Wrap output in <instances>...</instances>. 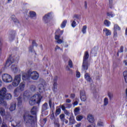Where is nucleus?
Segmentation results:
<instances>
[{
	"instance_id": "3c124183",
	"label": "nucleus",
	"mask_w": 127,
	"mask_h": 127,
	"mask_svg": "<svg viewBox=\"0 0 127 127\" xmlns=\"http://www.w3.org/2000/svg\"><path fill=\"white\" fill-rule=\"evenodd\" d=\"M76 76L77 78H80V77H81V73H80V72L77 71Z\"/></svg>"
},
{
	"instance_id": "7ed1b4c3",
	"label": "nucleus",
	"mask_w": 127,
	"mask_h": 127,
	"mask_svg": "<svg viewBox=\"0 0 127 127\" xmlns=\"http://www.w3.org/2000/svg\"><path fill=\"white\" fill-rule=\"evenodd\" d=\"M88 58L89 53L88 52H86L83 58V62L82 64V70H83L87 71V70H88V68H89V66H90V64H89V62H88Z\"/></svg>"
},
{
	"instance_id": "39448f33",
	"label": "nucleus",
	"mask_w": 127,
	"mask_h": 127,
	"mask_svg": "<svg viewBox=\"0 0 127 127\" xmlns=\"http://www.w3.org/2000/svg\"><path fill=\"white\" fill-rule=\"evenodd\" d=\"M23 118L26 124H32L34 122V120H35L33 116L29 114H24Z\"/></svg>"
},
{
	"instance_id": "9b49d317",
	"label": "nucleus",
	"mask_w": 127,
	"mask_h": 127,
	"mask_svg": "<svg viewBox=\"0 0 127 127\" xmlns=\"http://www.w3.org/2000/svg\"><path fill=\"white\" fill-rule=\"evenodd\" d=\"M43 20L45 23H49L50 21V13L46 14L43 17Z\"/></svg>"
},
{
	"instance_id": "0e129e2a",
	"label": "nucleus",
	"mask_w": 127,
	"mask_h": 127,
	"mask_svg": "<svg viewBox=\"0 0 127 127\" xmlns=\"http://www.w3.org/2000/svg\"><path fill=\"white\" fill-rule=\"evenodd\" d=\"M1 127H7V125H6V124H5V123H2Z\"/></svg>"
},
{
	"instance_id": "b1692460",
	"label": "nucleus",
	"mask_w": 127,
	"mask_h": 127,
	"mask_svg": "<svg viewBox=\"0 0 127 127\" xmlns=\"http://www.w3.org/2000/svg\"><path fill=\"white\" fill-rule=\"evenodd\" d=\"M29 15L32 18H33V17H36V13L35 11H30L29 12Z\"/></svg>"
},
{
	"instance_id": "dca6fc26",
	"label": "nucleus",
	"mask_w": 127,
	"mask_h": 127,
	"mask_svg": "<svg viewBox=\"0 0 127 127\" xmlns=\"http://www.w3.org/2000/svg\"><path fill=\"white\" fill-rule=\"evenodd\" d=\"M16 107V104L15 103V102H13L11 104L10 108H9V110L11 112H12L13 111H14V110H15V108Z\"/></svg>"
},
{
	"instance_id": "f257e3e1",
	"label": "nucleus",
	"mask_w": 127,
	"mask_h": 127,
	"mask_svg": "<svg viewBox=\"0 0 127 127\" xmlns=\"http://www.w3.org/2000/svg\"><path fill=\"white\" fill-rule=\"evenodd\" d=\"M28 78H31L32 80H34L36 81V80H38L39 78V73L36 71H31L30 70H28L27 73H24L22 75V80H27Z\"/></svg>"
},
{
	"instance_id": "2f4dec72",
	"label": "nucleus",
	"mask_w": 127,
	"mask_h": 127,
	"mask_svg": "<svg viewBox=\"0 0 127 127\" xmlns=\"http://www.w3.org/2000/svg\"><path fill=\"white\" fill-rule=\"evenodd\" d=\"M123 76L126 83H127V70L124 71Z\"/></svg>"
},
{
	"instance_id": "4c0bfd02",
	"label": "nucleus",
	"mask_w": 127,
	"mask_h": 127,
	"mask_svg": "<svg viewBox=\"0 0 127 127\" xmlns=\"http://www.w3.org/2000/svg\"><path fill=\"white\" fill-rule=\"evenodd\" d=\"M74 112V114L75 115H78V114L79 113V112H80V108L79 107L75 108Z\"/></svg>"
},
{
	"instance_id": "423d86ee",
	"label": "nucleus",
	"mask_w": 127,
	"mask_h": 127,
	"mask_svg": "<svg viewBox=\"0 0 127 127\" xmlns=\"http://www.w3.org/2000/svg\"><path fill=\"white\" fill-rule=\"evenodd\" d=\"M20 81H21V75L20 74L15 75L12 82V85L13 87H17L19 85Z\"/></svg>"
},
{
	"instance_id": "6e6552de",
	"label": "nucleus",
	"mask_w": 127,
	"mask_h": 127,
	"mask_svg": "<svg viewBox=\"0 0 127 127\" xmlns=\"http://www.w3.org/2000/svg\"><path fill=\"white\" fill-rule=\"evenodd\" d=\"M16 59H15V57L10 56L5 63V67L7 68L9 66H10L12 63H14L15 61H18V58L16 57Z\"/></svg>"
},
{
	"instance_id": "4468645a",
	"label": "nucleus",
	"mask_w": 127,
	"mask_h": 127,
	"mask_svg": "<svg viewBox=\"0 0 127 127\" xmlns=\"http://www.w3.org/2000/svg\"><path fill=\"white\" fill-rule=\"evenodd\" d=\"M84 78L87 81V82H91L92 81V78H91V76H90V74L87 73V71H85Z\"/></svg>"
},
{
	"instance_id": "4d7b16f0",
	"label": "nucleus",
	"mask_w": 127,
	"mask_h": 127,
	"mask_svg": "<svg viewBox=\"0 0 127 127\" xmlns=\"http://www.w3.org/2000/svg\"><path fill=\"white\" fill-rule=\"evenodd\" d=\"M74 18H76V19H80V15L75 14L73 16Z\"/></svg>"
},
{
	"instance_id": "20e7f679",
	"label": "nucleus",
	"mask_w": 127,
	"mask_h": 127,
	"mask_svg": "<svg viewBox=\"0 0 127 127\" xmlns=\"http://www.w3.org/2000/svg\"><path fill=\"white\" fill-rule=\"evenodd\" d=\"M6 93V88L3 87L0 90V104L6 107V102L4 101V97Z\"/></svg>"
},
{
	"instance_id": "338daca9",
	"label": "nucleus",
	"mask_w": 127,
	"mask_h": 127,
	"mask_svg": "<svg viewBox=\"0 0 127 127\" xmlns=\"http://www.w3.org/2000/svg\"><path fill=\"white\" fill-rule=\"evenodd\" d=\"M62 110H63V111H66V107H65V106L64 105H62Z\"/></svg>"
},
{
	"instance_id": "de8ad7c7",
	"label": "nucleus",
	"mask_w": 127,
	"mask_h": 127,
	"mask_svg": "<svg viewBox=\"0 0 127 127\" xmlns=\"http://www.w3.org/2000/svg\"><path fill=\"white\" fill-rule=\"evenodd\" d=\"M68 65L69 66L70 68H73V63L71 60H69L68 61Z\"/></svg>"
},
{
	"instance_id": "473e14b6",
	"label": "nucleus",
	"mask_w": 127,
	"mask_h": 127,
	"mask_svg": "<svg viewBox=\"0 0 127 127\" xmlns=\"http://www.w3.org/2000/svg\"><path fill=\"white\" fill-rule=\"evenodd\" d=\"M104 24L106 25V26L109 27V26L111 25V22L108 20H104Z\"/></svg>"
},
{
	"instance_id": "f8f14e48",
	"label": "nucleus",
	"mask_w": 127,
	"mask_h": 127,
	"mask_svg": "<svg viewBox=\"0 0 127 127\" xmlns=\"http://www.w3.org/2000/svg\"><path fill=\"white\" fill-rule=\"evenodd\" d=\"M15 31H10L9 33V40L10 41H12L14 38L15 37Z\"/></svg>"
},
{
	"instance_id": "72a5a7b5",
	"label": "nucleus",
	"mask_w": 127,
	"mask_h": 127,
	"mask_svg": "<svg viewBox=\"0 0 127 127\" xmlns=\"http://www.w3.org/2000/svg\"><path fill=\"white\" fill-rule=\"evenodd\" d=\"M11 68L12 71L14 72V73H16V72H17V67L15 65H12L11 66Z\"/></svg>"
},
{
	"instance_id": "0eeeda50",
	"label": "nucleus",
	"mask_w": 127,
	"mask_h": 127,
	"mask_svg": "<svg viewBox=\"0 0 127 127\" xmlns=\"http://www.w3.org/2000/svg\"><path fill=\"white\" fill-rule=\"evenodd\" d=\"M2 79L5 83H11L12 76L7 73H4L2 75Z\"/></svg>"
},
{
	"instance_id": "bf43d9fd",
	"label": "nucleus",
	"mask_w": 127,
	"mask_h": 127,
	"mask_svg": "<svg viewBox=\"0 0 127 127\" xmlns=\"http://www.w3.org/2000/svg\"><path fill=\"white\" fill-rule=\"evenodd\" d=\"M57 43H58L59 44H61V43H63V40H61V39H59L57 40Z\"/></svg>"
},
{
	"instance_id": "ddd939ff",
	"label": "nucleus",
	"mask_w": 127,
	"mask_h": 127,
	"mask_svg": "<svg viewBox=\"0 0 127 127\" xmlns=\"http://www.w3.org/2000/svg\"><path fill=\"white\" fill-rule=\"evenodd\" d=\"M87 120L88 122L91 124H93L95 122V119L94 118V115L91 114H88L87 117Z\"/></svg>"
},
{
	"instance_id": "e433bc0d",
	"label": "nucleus",
	"mask_w": 127,
	"mask_h": 127,
	"mask_svg": "<svg viewBox=\"0 0 127 127\" xmlns=\"http://www.w3.org/2000/svg\"><path fill=\"white\" fill-rule=\"evenodd\" d=\"M81 31L83 33V34H85V33H86L87 31V26L86 25L83 26Z\"/></svg>"
},
{
	"instance_id": "8fccbe9b",
	"label": "nucleus",
	"mask_w": 127,
	"mask_h": 127,
	"mask_svg": "<svg viewBox=\"0 0 127 127\" xmlns=\"http://www.w3.org/2000/svg\"><path fill=\"white\" fill-rule=\"evenodd\" d=\"M97 125L98 126V127H103L104 126V123H103L102 122L99 121Z\"/></svg>"
},
{
	"instance_id": "bb28decb",
	"label": "nucleus",
	"mask_w": 127,
	"mask_h": 127,
	"mask_svg": "<svg viewBox=\"0 0 127 127\" xmlns=\"http://www.w3.org/2000/svg\"><path fill=\"white\" fill-rule=\"evenodd\" d=\"M11 20H12V21H13V22H14V23H18V20H17V19H16V18L15 17V16L14 15H12L11 16Z\"/></svg>"
},
{
	"instance_id": "9d476101",
	"label": "nucleus",
	"mask_w": 127,
	"mask_h": 127,
	"mask_svg": "<svg viewBox=\"0 0 127 127\" xmlns=\"http://www.w3.org/2000/svg\"><path fill=\"white\" fill-rule=\"evenodd\" d=\"M80 98L82 102H86V101H87V95H86V92L84 90L80 91Z\"/></svg>"
},
{
	"instance_id": "ea45409f",
	"label": "nucleus",
	"mask_w": 127,
	"mask_h": 127,
	"mask_svg": "<svg viewBox=\"0 0 127 127\" xmlns=\"http://www.w3.org/2000/svg\"><path fill=\"white\" fill-rule=\"evenodd\" d=\"M58 84L57 83V82H53V90H55L56 88H57Z\"/></svg>"
},
{
	"instance_id": "69168bd1",
	"label": "nucleus",
	"mask_w": 127,
	"mask_h": 127,
	"mask_svg": "<svg viewBox=\"0 0 127 127\" xmlns=\"http://www.w3.org/2000/svg\"><path fill=\"white\" fill-rule=\"evenodd\" d=\"M58 80V76H55L54 78V82H57Z\"/></svg>"
},
{
	"instance_id": "aec40b11",
	"label": "nucleus",
	"mask_w": 127,
	"mask_h": 127,
	"mask_svg": "<svg viewBox=\"0 0 127 127\" xmlns=\"http://www.w3.org/2000/svg\"><path fill=\"white\" fill-rule=\"evenodd\" d=\"M20 90L18 88H16L14 91V95L15 97H18L20 93Z\"/></svg>"
},
{
	"instance_id": "4be33fe9",
	"label": "nucleus",
	"mask_w": 127,
	"mask_h": 127,
	"mask_svg": "<svg viewBox=\"0 0 127 127\" xmlns=\"http://www.w3.org/2000/svg\"><path fill=\"white\" fill-rule=\"evenodd\" d=\"M60 31V29H58V30H56V32H55V34H56V36H55V39L56 40H58L60 39V35H58V32H59V31Z\"/></svg>"
},
{
	"instance_id": "cd10ccee",
	"label": "nucleus",
	"mask_w": 127,
	"mask_h": 127,
	"mask_svg": "<svg viewBox=\"0 0 127 127\" xmlns=\"http://www.w3.org/2000/svg\"><path fill=\"white\" fill-rule=\"evenodd\" d=\"M36 112H37V109L35 107H33V108L31 110V113L32 115H36Z\"/></svg>"
},
{
	"instance_id": "c03bdc74",
	"label": "nucleus",
	"mask_w": 127,
	"mask_h": 127,
	"mask_svg": "<svg viewBox=\"0 0 127 127\" xmlns=\"http://www.w3.org/2000/svg\"><path fill=\"white\" fill-rule=\"evenodd\" d=\"M23 97L24 99H25V98H27V97H28V92L27 91L24 92Z\"/></svg>"
},
{
	"instance_id": "09e8293b",
	"label": "nucleus",
	"mask_w": 127,
	"mask_h": 127,
	"mask_svg": "<svg viewBox=\"0 0 127 127\" xmlns=\"http://www.w3.org/2000/svg\"><path fill=\"white\" fill-rule=\"evenodd\" d=\"M109 7L110 8H112L113 7V0H109Z\"/></svg>"
},
{
	"instance_id": "f03ea898",
	"label": "nucleus",
	"mask_w": 127,
	"mask_h": 127,
	"mask_svg": "<svg viewBox=\"0 0 127 127\" xmlns=\"http://www.w3.org/2000/svg\"><path fill=\"white\" fill-rule=\"evenodd\" d=\"M41 99H42V96L41 95L35 94L31 97L29 101V104L31 106H33L35 104H40V102H41Z\"/></svg>"
},
{
	"instance_id": "49530a36",
	"label": "nucleus",
	"mask_w": 127,
	"mask_h": 127,
	"mask_svg": "<svg viewBox=\"0 0 127 127\" xmlns=\"http://www.w3.org/2000/svg\"><path fill=\"white\" fill-rule=\"evenodd\" d=\"M108 96L110 100H111L112 99H113V97H114L113 94L111 92H108Z\"/></svg>"
},
{
	"instance_id": "c85d7f7f",
	"label": "nucleus",
	"mask_w": 127,
	"mask_h": 127,
	"mask_svg": "<svg viewBox=\"0 0 127 127\" xmlns=\"http://www.w3.org/2000/svg\"><path fill=\"white\" fill-rule=\"evenodd\" d=\"M67 20H64L61 25V28H64L65 26H66V24H67Z\"/></svg>"
},
{
	"instance_id": "e2e57ef3",
	"label": "nucleus",
	"mask_w": 127,
	"mask_h": 127,
	"mask_svg": "<svg viewBox=\"0 0 127 127\" xmlns=\"http://www.w3.org/2000/svg\"><path fill=\"white\" fill-rule=\"evenodd\" d=\"M117 34H118V33L117 32V31H114V38H117Z\"/></svg>"
},
{
	"instance_id": "774afa93",
	"label": "nucleus",
	"mask_w": 127,
	"mask_h": 127,
	"mask_svg": "<svg viewBox=\"0 0 127 127\" xmlns=\"http://www.w3.org/2000/svg\"><path fill=\"white\" fill-rule=\"evenodd\" d=\"M81 127V123H78L75 125V127Z\"/></svg>"
},
{
	"instance_id": "1a4fd4ad",
	"label": "nucleus",
	"mask_w": 127,
	"mask_h": 127,
	"mask_svg": "<svg viewBox=\"0 0 127 127\" xmlns=\"http://www.w3.org/2000/svg\"><path fill=\"white\" fill-rule=\"evenodd\" d=\"M39 84H38V88L39 90V92L40 93H43L44 92V87L43 85L45 84V80L42 78H40L39 80Z\"/></svg>"
},
{
	"instance_id": "a878e982",
	"label": "nucleus",
	"mask_w": 127,
	"mask_h": 127,
	"mask_svg": "<svg viewBox=\"0 0 127 127\" xmlns=\"http://www.w3.org/2000/svg\"><path fill=\"white\" fill-rule=\"evenodd\" d=\"M83 119H84V116L83 115H78L76 117V120L77 122H81Z\"/></svg>"
},
{
	"instance_id": "5fc2aeb1",
	"label": "nucleus",
	"mask_w": 127,
	"mask_h": 127,
	"mask_svg": "<svg viewBox=\"0 0 127 127\" xmlns=\"http://www.w3.org/2000/svg\"><path fill=\"white\" fill-rule=\"evenodd\" d=\"M76 25H77V24H76V21H73L71 23L72 27H75Z\"/></svg>"
},
{
	"instance_id": "13d9d810",
	"label": "nucleus",
	"mask_w": 127,
	"mask_h": 127,
	"mask_svg": "<svg viewBox=\"0 0 127 127\" xmlns=\"http://www.w3.org/2000/svg\"><path fill=\"white\" fill-rule=\"evenodd\" d=\"M119 52H120V53H123V52H124V46L121 47L120 50Z\"/></svg>"
},
{
	"instance_id": "6e6d98bb",
	"label": "nucleus",
	"mask_w": 127,
	"mask_h": 127,
	"mask_svg": "<svg viewBox=\"0 0 127 127\" xmlns=\"http://www.w3.org/2000/svg\"><path fill=\"white\" fill-rule=\"evenodd\" d=\"M31 90L32 91H35L36 90V87L35 85H32L31 86Z\"/></svg>"
},
{
	"instance_id": "37998d69",
	"label": "nucleus",
	"mask_w": 127,
	"mask_h": 127,
	"mask_svg": "<svg viewBox=\"0 0 127 127\" xmlns=\"http://www.w3.org/2000/svg\"><path fill=\"white\" fill-rule=\"evenodd\" d=\"M61 113V109L60 108L57 109L56 111V115H60Z\"/></svg>"
},
{
	"instance_id": "c9c22d12",
	"label": "nucleus",
	"mask_w": 127,
	"mask_h": 127,
	"mask_svg": "<svg viewBox=\"0 0 127 127\" xmlns=\"http://www.w3.org/2000/svg\"><path fill=\"white\" fill-rule=\"evenodd\" d=\"M60 119L62 122H64L65 121V115L64 114H61L60 116Z\"/></svg>"
},
{
	"instance_id": "58836bf2",
	"label": "nucleus",
	"mask_w": 127,
	"mask_h": 127,
	"mask_svg": "<svg viewBox=\"0 0 127 127\" xmlns=\"http://www.w3.org/2000/svg\"><path fill=\"white\" fill-rule=\"evenodd\" d=\"M108 104H109V99L105 98L104 99V106H107Z\"/></svg>"
},
{
	"instance_id": "f704fd0d",
	"label": "nucleus",
	"mask_w": 127,
	"mask_h": 127,
	"mask_svg": "<svg viewBox=\"0 0 127 127\" xmlns=\"http://www.w3.org/2000/svg\"><path fill=\"white\" fill-rule=\"evenodd\" d=\"M55 127H60V124H59V121L58 120H56L54 122Z\"/></svg>"
},
{
	"instance_id": "864d4df0",
	"label": "nucleus",
	"mask_w": 127,
	"mask_h": 127,
	"mask_svg": "<svg viewBox=\"0 0 127 127\" xmlns=\"http://www.w3.org/2000/svg\"><path fill=\"white\" fill-rule=\"evenodd\" d=\"M29 52H33V46H30L29 47Z\"/></svg>"
},
{
	"instance_id": "a211bd4d",
	"label": "nucleus",
	"mask_w": 127,
	"mask_h": 127,
	"mask_svg": "<svg viewBox=\"0 0 127 127\" xmlns=\"http://www.w3.org/2000/svg\"><path fill=\"white\" fill-rule=\"evenodd\" d=\"M12 126L14 127H19L20 126V121H12Z\"/></svg>"
},
{
	"instance_id": "412c9836",
	"label": "nucleus",
	"mask_w": 127,
	"mask_h": 127,
	"mask_svg": "<svg viewBox=\"0 0 127 127\" xmlns=\"http://www.w3.org/2000/svg\"><path fill=\"white\" fill-rule=\"evenodd\" d=\"M0 115L1 117H4L5 116V110L3 108H0Z\"/></svg>"
},
{
	"instance_id": "052dcab7",
	"label": "nucleus",
	"mask_w": 127,
	"mask_h": 127,
	"mask_svg": "<svg viewBox=\"0 0 127 127\" xmlns=\"http://www.w3.org/2000/svg\"><path fill=\"white\" fill-rule=\"evenodd\" d=\"M51 120H55V116H54V114H52L51 115Z\"/></svg>"
},
{
	"instance_id": "5701e85b",
	"label": "nucleus",
	"mask_w": 127,
	"mask_h": 127,
	"mask_svg": "<svg viewBox=\"0 0 127 127\" xmlns=\"http://www.w3.org/2000/svg\"><path fill=\"white\" fill-rule=\"evenodd\" d=\"M69 124H71V125L75 124V119H74V116H71L70 117L69 119Z\"/></svg>"
},
{
	"instance_id": "7c9ffc66",
	"label": "nucleus",
	"mask_w": 127,
	"mask_h": 127,
	"mask_svg": "<svg viewBox=\"0 0 127 127\" xmlns=\"http://www.w3.org/2000/svg\"><path fill=\"white\" fill-rule=\"evenodd\" d=\"M4 98L6 100H11V94H10V93H7L5 95Z\"/></svg>"
},
{
	"instance_id": "79ce46f5",
	"label": "nucleus",
	"mask_w": 127,
	"mask_h": 127,
	"mask_svg": "<svg viewBox=\"0 0 127 127\" xmlns=\"http://www.w3.org/2000/svg\"><path fill=\"white\" fill-rule=\"evenodd\" d=\"M107 15L108 16H111V17H114V16L115 15V14L113 13V12H108L107 13Z\"/></svg>"
},
{
	"instance_id": "2eb2a0df",
	"label": "nucleus",
	"mask_w": 127,
	"mask_h": 127,
	"mask_svg": "<svg viewBox=\"0 0 127 127\" xmlns=\"http://www.w3.org/2000/svg\"><path fill=\"white\" fill-rule=\"evenodd\" d=\"M25 87V83L24 82H21L19 86V90L21 92H22V91H24V88Z\"/></svg>"
},
{
	"instance_id": "603ef678",
	"label": "nucleus",
	"mask_w": 127,
	"mask_h": 127,
	"mask_svg": "<svg viewBox=\"0 0 127 127\" xmlns=\"http://www.w3.org/2000/svg\"><path fill=\"white\" fill-rule=\"evenodd\" d=\"M58 49H60L62 51H63V49L62 48H61L59 46H56V48H55V51H57Z\"/></svg>"
},
{
	"instance_id": "6ab92c4d",
	"label": "nucleus",
	"mask_w": 127,
	"mask_h": 127,
	"mask_svg": "<svg viewBox=\"0 0 127 127\" xmlns=\"http://www.w3.org/2000/svg\"><path fill=\"white\" fill-rule=\"evenodd\" d=\"M48 110V104L47 103H45L42 107V112H44V111H46Z\"/></svg>"
},
{
	"instance_id": "c756f323",
	"label": "nucleus",
	"mask_w": 127,
	"mask_h": 127,
	"mask_svg": "<svg viewBox=\"0 0 127 127\" xmlns=\"http://www.w3.org/2000/svg\"><path fill=\"white\" fill-rule=\"evenodd\" d=\"M49 105L51 109H54V106H55V104L54 103H52V100L51 99L49 100Z\"/></svg>"
},
{
	"instance_id": "a18cd8bd",
	"label": "nucleus",
	"mask_w": 127,
	"mask_h": 127,
	"mask_svg": "<svg viewBox=\"0 0 127 127\" xmlns=\"http://www.w3.org/2000/svg\"><path fill=\"white\" fill-rule=\"evenodd\" d=\"M66 71H68V72H69V74H73V70L70 69V68H69V66L66 67Z\"/></svg>"
},
{
	"instance_id": "a19ab883",
	"label": "nucleus",
	"mask_w": 127,
	"mask_h": 127,
	"mask_svg": "<svg viewBox=\"0 0 127 127\" xmlns=\"http://www.w3.org/2000/svg\"><path fill=\"white\" fill-rule=\"evenodd\" d=\"M117 30H121V28H120L119 25L115 24L114 25V31H117Z\"/></svg>"
},
{
	"instance_id": "f3484780",
	"label": "nucleus",
	"mask_w": 127,
	"mask_h": 127,
	"mask_svg": "<svg viewBox=\"0 0 127 127\" xmlns=\"http://www.w3.org/2000/svg\"><path fill=\"white\" fill-rule=\"evenodd\" d=\"M103 32H105L106 36H109L111 35V34H112V32H111V31L106 28H105L103 29Z\"/></svg>"
},
{
	"instance_id": "393cba45",
	"label": "nucleus",
	"mask_w": 127,
	"mask_h": 127,
	"mask_svg": "<svg viewBox=\"0 0 127 127\" xmlns=\"http://www.w3.org/2000/svg\"><path fill=\"white\" fill-rule=\"evenodd\" d=\"M18 104L20 106L22 104V96L20 95L18 98H17Z\"/></svg>"
},
{
	"instance_id": "680f3d73",
	"label": "nucleus",
	"mask_w": 127,
	"mask_h": 127,
	"mask_svg": "<svg viewBox=\"0 0 127 127\" xmlns=\"http://www.w3.org/2000/svg\"><path fill=\"white\" fill-rule=\"evenodd\" d=\"M64 114L66 115V116H70V112L67 110L64 111Z\"/></svg>"
}]
</instances>
